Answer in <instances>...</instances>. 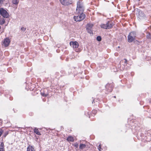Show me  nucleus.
Listing matches in <instances>:
<instances>
[{"instance_id":"nucleus-12","label":"nucleus","mask_w":151,"mask_h":151,"mask_svg":"<svg viewBox=\"0 0 151 151\" xmlns=\"http://www.w3.org/2000/svg\"><path fill=\"white\" fill-rule=\"evenodd\" d=\"M4 143L3 142H1L0 145V151H4Z\"/></svg>"},{"instance_id":"nucleus-14","label":"nucleus","mask_w":151,"mask_h":151,"mask_svg":"<svg viewBox=\"0 0 151 151\" xmlns=\"http://www.w3.org/2000/svg\"><path fill=\"white\" fill-rule=\"evenodd\" d=\"M34 132L35 133H36L38 135H40V133L39 132L38 129L35 128L34 129Z\"/></svg>"},{"instance_id":"nucleus-23","label":"nucleus","mask_w":151,"mask_h":151,"mask_svg":"<svg viewBox=\"0 0 151 151\" xmlns=\"http://www.w3.org/2000/svg\"><path fill=\"white\" fill-rule=\"evenodd\" d=\"M74 146L75 147H76V148H78V144H77V143H75V144H74Z\"/></svg>"},{"instance_id":"nucleus-2","label":"nucleus","mask_w":151,"mask_h":151,"mask_svg":"<svg viewBox=\"0 0 151 151\" xmlns=\"http://www.w3.org/2000/svg\"><path fill=\"white\" fill-rule=\"evenodd\" d=\"M136 34L135 32H131L129 34L128 36V41L129 42H131L134 40L136 37Z\"/></svg>"},{"instance_id":"nucleus-24","label":"nucleus","mask_w":151,"mask_h":151,"mask_svg":"<svg viewBox=\"0 0 151 151\" xmlns=\"http://www.w3.org/2000/svg\"><path fill=\"white\" fill-rule=\"evenodd\" d=\"M5 20L4 19H3L2 20V22H1V24H4V23H5Z\"/></svg>"},{"instance_id":"nucleus-11","label":"nucleus","mask_w":151,"mask_h":151,"mask_svg":"<svg viewBox=\"0 0 151 151\" xmlns=\"http://www.w3.org/2000/svg\"><path fill=\"white\" fill-rule=\"evenodd\" d=\"M67 140H68L69 142H73L74 141V139L71 136H70L68 137L67 138Z\"/></svg>"},{"instance_id":"nucleus-6","label":"nucleus","mask_w":151,"mask_h":151,"mask_svg":"<svg viewBox=\"0 0 151 151\" xmlns=\"http://www.w3.org/2000/svg\"><path fill=\"white\" fill-rule=\"evenodd\" d=\"M70 45L73 48H76L79 46L78 43L76 41L70 42Z\"/></svg>"},{"instance_id":"nucleus-22","label":"nucleus","mask_w":151,"mask_h":151,"mask_svg":"<svg viewBox=\"0 0 151 151\" xmlns=\"http://www.w3.org/2000/svg\"><path fill=\"white\" fill-rule=\"evenodd\" d=\"M3 132L4 131L2 129L0 130V137L1 136Z\"/></svg>"},{"instance_id":"nucleus-16","label":"nucleus","mask_w":151,"mask_h":151,"mask_svg":"<svg viewBox=\"0 0 151 151\" xmlns=\"http://www.w3.org/2000/svg\"><path fill=\"white\" fill-rule=\"evenodd\" d=\"M12 3L14 4L17 5L18 4L19 1L18 0H12Z\"/></svg>"},{"instance_id":"nucleus-29","label":"nucleus","mask_w":151,"mask_h":151,"mask_svg":"<svg viewBox=\"0 0 151 151\" xmlns=\"http://www.w3.org/2000/svg\"><path fill=\"white\" fill-rule=\"evenodd\" d=\"M1 27L0 26V29H1Z\"/></svg>"},{"instance_id":"nucleus-18","label":"nucleus","mask_w":151,"mask_h":151,"mask_svg":"<svg viewBox=\"0 0 151 151\" xmlns=\"http://www.w3.org/2000/svg\"><path fill=\"white\" fill-rule=\"evenodd\" d=\"M96 39L98 41H100L101 40V37L100 36H99L97 37Z\"/></svg>"},{"instance_id":"nucleus-27","label":"nucleus","mask_w":151,"mask_h":151,"mask_svg":"<svg viewBox=\"0 0 151 151\" xmlns=\"http://www.w3.org/2000/svg\"><path fill=\"white\" fill-rule=\"evenodd\" d=\"M94 112L96 113V110L93 111V113Z\"/></svg>"},{"instance_id":"nucleus-28","label":"nucleus","mask_w":151,"mask_h":151,"mask_svg":"<svg viewBox=\"0 0 151 151\" xmlns=\"http://www.w3.org/2000/svg\"><path fill=\"white\" fill-rule=\"evenodd\" d=\"M114 98H116V96H114Z\"/></svg>"},{"instance_id":"nucleus-3","label":"nucleus","mask_w":151,"mask_h":151,"mask_svg":"<svg viewBox=\"0 0 151 151\" xmlns=\"http://www.w3.org/2000/svg\"><path fill=\"white\" fill-rule=\"evenodd\" d=\"M113 26L112 23L111 22L108 21L106 24H102L101 27L102 28L105 29L111 28Z\"/></svg>"},{"instance_id":"nucleus-10","label":"nucleus","mask_w":151,"mask_h":151,"mask_svg":"<svg viewBox=\"0 0 151 151\" xmlns=\"http://www.w3.org/2000/svg\"><path fill=\"white\" fill-rule=\"evenodd\" d=\"M27 151H35V150L33 147L29 145L27 148Z\"/></svg>"},{"instance_id":"nucleus-25","label":"nucleus","mask_w":151,"mask_h":151,"mask_svg":"<svg viewBox=\"0 0 151 151\" xmlns=\"http://www.w3.org/2000/svg\"><path fill=\"white\" fill-rule=\"evenodd\" d=\"M124 60H125L124 63H126L127 62V60L125 59Z\"/></svg>"},{"instance_id":"nucleus-7","label":"nucleus","mask_w":151,"mask_h":151,"mask_svg":"<svg viewBox=\"0 0 151 151\" xmlns=\"http://www.w3.org/2000/svg\"><path fill=\"white\" fill-rule=\"evenodd\" d=\"M10 42V40L8 38L5 39L2 42V45L6 47L8 46Z\"/></svg>"},{"instance_id":"nucleus-4","label":"nucleus","mask_w":151,"mask_h":151,"mask_svg":"<svg viewBox=\"0 0 151 151\" xmlns=\"http://www.w3.org/2000/svg\"><path fill=\"white\" fill-rule=\"evenodd\" d=\"M85 17V15L84 14H80V15L77 16H74V19L77 22H80L83 20Z\"/></svg>"},{"instance_id":"nucleus-5","label":"nucleus","mask_w":151,"mask_h":151,"mask_svg":"<svg viewBox=\"0 0 151 151\" xmlns=\"http://www.w3.org/2000/svg\"><path fill=\"white\" fill-rule=\"evenodd\" d=\"M0 13L1 14L4 18H7L9 16L7 12L2 8H0Z\"/></svg>"},{"instance_id":"nucleus-26","label":"nucleus","mask_w":151,"mask_h":151,"mask_svg":"<svg viewBox=\"0 0 151 151\" xmlns=\"http://www.w3.org/2000/svg\"><path fill=\"white\" fill-rule=\"evenodd\" d=\"M4 0H0V3L3 2Z\"/></svg>"},{"instance_id":"nucleus-1","label":"nucleus","mask_w":151,"mask_h":151,"mask_svg":"<svg viewBox=\"0 0 151 151\" xmlns=\"http://www.w3.org/2000/svg\"><path fill=\"white\" fill-rule=\"evenodd\" d=\"M84 8L83 4L80 1L77 3V7L76 9V13L77 14H83Z\"/></svg>"},{"instance_id":"nucleus-8","label":"nucleus","mask_w":151,"mask_h":151,"mask_svg":"<svg viewBox=\"0 0 151 151\" xmlns=\"http://www.w3.org/2000/svg\"><path fill=\"white\" fill-rule=\"evenodd\" d=\"M136 14L139 18L143 17L144 16V13L140 10L139 9H137L136 10Z\"/></svg>"},{"instance_id":"nucleus-21","label":"nucleus","mask_w":151,"mask_h":151,"mask_svg":"<svg viewBox=\"0 0 151 151\" xmlns=\"http://www.w3.org/2000/svg\"><path fill=\"white\" fill-rule=\"evenodd\" d=\"M98 149H99V151H101V146L100 145H99V146H98Z\"/></svg>"},{"instance_id":"nucleus-19","label":"nucleus","mask_w":151,"mask_h":151,"mask_svg":"<svg viewBox=\"0 0 151 151\" xmlns=\"http://www.w3.org/2000/svg\"><path fill=\"white\" fill-rule=\"evenodd\" d=\"M26 28L23 27H21V30L23 32H24L26 30Z\"/></svg>"},{"instance_id":"nucleus-15","label":"nucleus","mask_w":151,"mask_h":151,"mask_svg":"<svg viewBox=\"0 0 151 151\" xmlns=\"http://www.w3.org/2000/svg\"><path fill=\"white\" fill-rule=\"evenodd\" d=\"M86 29H87V31L89 33L91 34L92 33V28H86Z\"/></svg>"},{"instance_id":"nucleus-20","label":"nucleus","mask_w":151,"mask_h":151,"mask_svg":"<svg viewBox=\"0 0 151 151\" xmlns=\"http://www.w3.org/2000/svg\"><path fill=\"white\" fill-rule=\"evenodd\" d=\"M147 37L148 38H151V35L150 34H148L147 35Z\"/></svg>"},{"instance_id":"nucleus-9","label":"nucleus","mask_w":151,"mask_h":151,"mask_svg":"<svg viewBox=\"0 0 151 151\" xmlns=\"http://www.w3.org/2000/svg\"><path fill=\"white\" fill-rule=\"evenodd\" d=\"M61 4L64 5H67L69 4L68 1V0H59Z\"/></svg>"},{"instance_id":"nucleus-13","label":"nucleus","mask_w":151,"mask_h":151,"mask_svg":"<svg viewBox=\"0 0 151 151\" xmlns=\"http://www.w3.org/2000/svg\"><path fill=\"white\" fill-rule=\"evenodd\" d=\"M86 147V145L84 144H81L79 146V148L80 149H83L85 148Z\"/></svg>"},{"instance_id":"nucleus-17","label":"nucleus","mask_w":151,"mask_h":151,"mask_svg":"<svg viewBox=\"0 0 151 151\" xmlns=\"http://www.w3.org/2000/svg\"><path fill=\"white\" fill-rule=\"evenodd\" d=\"M93 26V25L92 24H89L87 25L86 27L92 28Z\"/></svg>"}]
</instances>
